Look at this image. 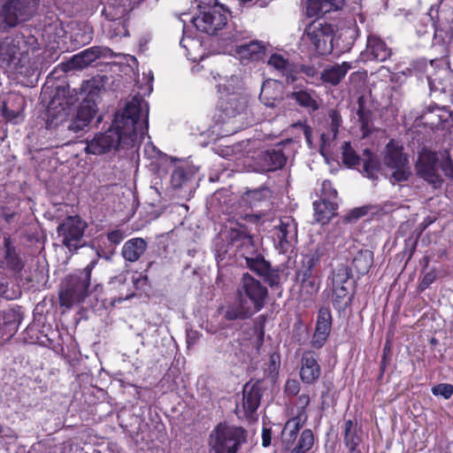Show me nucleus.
<instances>
[{"instance_id":"obj_29","label":"nucleus","mask_w":453,"mask_h":453,"mask_svg":"<svg viewBox=\"0 0 453 453\" xmlns=\"http://www.w3.org/2000/svg\"><path fill=\"white\" fill-rule=\"evenodd\" d=\"M367 50L373 59L383 62L391 55V50L380 38L371 35L367 40Z\"/></svg>"},{"instance_id":"obj_41","label":"nucleus","mask_w":453,"mask_h":453,"mask_svg":"<svg viewBox=\"0 0 453 453\" xmlns=\"http://www.w3.org/2000/svg\"><path fill=\"white\" fill-rule=\"evenodd\" d=\"M327 197V199L337 201V192L333 188L329 180H324L321 187V197Z\"/></svg>"},{"instance_id":"obj_2","label":"nucleus","mask_w":453,"mask_h":453,"mask_svg":"<svg viewBox=\"0 0 453 453\" xmlns=\"http://www.w3.org/2000/svg\"><path fill=\"white\" fill-rule=\"evenodd\" d=\"M235 296V301L226 307L224 318L227 320L247 319L260 311L266 303L268 289L246 273L239 280Z\"/></svg>"},{"instance_id":"obj_36","label":"nucleus","mask_w":453,"mask_h":453,"mask_svg":"<svg viewBox=\"0 0 453 453\" xmlns=\"http://www.w3.org/2000/svg\"><path fill=\"white\" fill-rule=\"evenodd\" d=\"M365 153L368 155V158L364 162L363 172L367 178L376 179L379 171L378 162L371 156V152L368 149L365 150Z\"/></svg>"},{"instance_id":"obj_53","label":"nucleus","mask_w":453,"mask_h":453,"mask_svg":"<svg viewBox=\"0 0 453 453\" xmlns=\"http://www.w3.org/2000/svg\"><path fill=\"white\" fill-rule=\"evenodd\" d=\"M299 276L301 277V280H309L318 277L315 269H308L305 267L303 270L300 271Z\"/></svg>"},{"instance_id":"obj_33","label":"nucleus","mask_w":453,"mask_h":453,"mask_svg":"<svg viewBox=\"0 0 453 453\" xmlns=\"http://www.w3.org/2000/svg\"><path fill=\"white\" fill-rule=\"evenodd\" d=\"M314 444V435L311 429H304L291 453H309Z\"/></svg>"},{"instance_id":"obj_40","label":"nucleus","mask_w":453,"mask_h":453,"mask_svg":"<svg viewBox=\"0 0 453 453\" xmlns=\"http://www.w3.org/2000/svg\"><path fill=\"white\" fill-rule=\"evenodd\" d=\"M319 281L318 277L309 279V280H301V289L304 291L306 294L311 296L315 294L319 290Z\"/></svg>"},{"instance_id":"obj_1","label":"nucleus","mask_w":453,"mask_h":453,"mask_svg":"<svg viewBox=\"0 0 453 453\" xmlns=\"http://www.w3.org/2000/svg\"><path fill=\"white\" fill-rule=\"evenodd\" d=\"M149 105L141 97L134 96L124 110L115 115L112 126L104 133H99L87 142L85 151L102 155L119 148L135 145L148 130Z\"/></svg>"},{"instance_id":"obj_35","label":"nucleus","mask_w":453,"mask_h":453,"mask_svg":"<svg viewBox=\"0 0 453 453\" xmlns=\"http://www.w3.org/2000/svg\"><path fill=\"white\" fill-rule=\"evenodd\" d=\"M265 330L262 324H257L251 328L250 338V344L253 346L256 354L260 353V349L264 343Z\"/></svg>"},{"instance_id":"obj_11","label":"nucleus","mask_w":453,"mask_h":453,"mask_svg":"<svg viewBox=\"0 0 453 453\" xmlns=\"http://www.w3.org/2000/svg\"><path fill=\"white\" fill-rule=\"evenodd\" d=\"M437 162L436 153L424 150L418 154L415 165L417 174L434 188L441 185V179L436 170Z\"/></svg>"},{"instance_id":"obj_26","label":"nucleus","mask_w":453,"mask_h":453,"mask_svg":"<svg viewBox=\"0 0 453 453\" xmlns=\"http://www.w3.org/2000/svg\"><path fill=\"white\" fill-rule=\"evenodd\" d=\"M351 68H353V66L349 62H342V64L328 66L321 73V80L323 82L336 86Z\"/></svg>"},{"instance_id":"obj_47","label":"nucleus","mask_w":453,"mask_h":453,"mask_svg":"<svg viewBox=\"0 0 453 453\" xmlns=\"http://www.w3.org/2000/svg\"><path fill=\"white\" fill-rule=\"evenodd\" d=\"M124 237L125 234L121 230H114L108 234V240L114 244L120 243Z\"/></svg>"},{"instance_id":"obj_50","label":"nucleus","mask_w":453,"mask_h":453,"mask_svg":"<svg viewBox=\"0 0 453 453\" xmlns=\"http://www.w3.org/2000/svg\"><path fill=\"white\" fill-rule=\"evenodd\" d=\"M7 262L14 270H19L21 268V264L19 259L16 257V255H13L11 253L10 249L7 250Z\"/></svg>"},{"instance_id":"obj_6","label":"nucleus","mask_w":453,"mask_h":453,"mask_svg":"<svg viewBox=\"0 0 453 453\" xmlns=\"http://www.w3.org/2000/svg\"><path fill=\"white\" fill-rule=\"evenodd\" d=\"M201 9L200 14L192 19L197 30L208 35H215L226 24V15L217 0H195Z\"/></svg>"},{"instance_id":"obj_46","label":"nucleus","mask_w":453,"mask_h":453,"mask_svg":"<svg viewBox=\"0 0 453 453\" xmlns=\"http://www.w3.org/2000/svg\"><path fill=\"white\" fill-rule=\"evenodd\" d=\"M270 96H271V84L269 82L264 83L262 86V88H261L260 99L262 101H264L265 104H267L271 107H273L275 104L274 101L276 100V96L273 98V102H269Z\"/></svg>"},{"instance_id":"obj_17","label":"nucleus","mask_w":453,"mask_h":453,"mask_svg":"<svg viewBox=\"0 0 453 453\" xmlns=\"http://www.w3.org/2000/svg\"><path fill=\"white\" fill-rule=\"evenodd\" d=\"M321 373L320 366L313 352H304L301 359L300 377L303 382L313 384Z\"/></svg>"},{"instance_id":"obj_7","label":"nucleus","mask_w":453,"mask_h":453,"mask_svg":"<svg viewBox=\"0 0 453 453\" xmlns=\"http://www.w3.org/2000/svg\"><path fill=\"white\" fill-rule=\"evenodd\" d=\"M332 286L334 306L338 310L346 309L353 298V280L348 266L340 265L334 270Z\"/></svg>"},{"instance_id":"obj_31","label":"nucleus","mask_w":453,"mask_h":453,"mask_svg":"<svg viewBox=\"0 0 453 453\" xmlns=\"http://www.w3.org/2000/svg\"><path fill=\"white\" fill-rule=\"evenodd\" d=\"M19 40L7 37L0 43V60L10 63L19 52Z\"/></svg>"},{"instance_id":"obj_32","label":"nucleus","mask_w":453,"mask_h":453,"mask_svg":"<svg viewBox=\"0 0 453 453\" xmlns=\"http://www.w3.org/2000/svg\"><path fill=\"white\" fill-rule=\"evenodd\" d=\"M360 128L363 132V136L368 135L372 128V111L364 107L362 104V97L358 99V110L357 111Z\"/></svg>"},{"instance_id":"obj_21","label":"nucleus","mask_w":453,"mask_h":453,"mask_svg":"<svg viewBox=\"0 0 453 453\" xmlns=\"http://www.w3.org/2000/svg\"><path fill=\"white\" fill-rule=\"evenodd\" d=\"M265 51V44L257 40L235 45V52L242 60L257 61L263 58Z\"/></svg>"},{"instance_id":"obj_60","label":"nucleus","mask_w":453,"mask_h":453,"mask_svg":"<svg viewBox=\"0 0 453 453\" xmlns=\"http://www.w3.org/2000/svg\"><path fill=\"white\" fill-rule=\"evenodd\" d=\"M4 114L7 118H11V117L14 118V117H18L19 112V111H17V112H14V111L9 112L8 109L6 108V106H4Z\"/></svg>"},{"instance_id":"obj_56","label":"nucleus","mask_w":453,"mask_h":453,"mask_svg":"<svg viewBox=\"0 0 453 453\" xmlns=\"http://www.w3.org/2000/svg\"><path fill=\"white\" fill-rule=\"evenodd\" d=\"M299 386L296 380H288L286 384V391L289 394L296 395L298 392Z\"/></svg>"},{"instance_id":"obj_12","label":"nucleus","mask_w":453,"mask_h":453,"mask_svg":"<svg viewBox=\"0 0 453 453\" xmlns=\"http://www.w3.org/2000/svg\"><path fill=\"white\" fill-rule=\"evenodd\" d=\"M96 112L94 101L84 100L77 110L76 114L65 121L61 120V127L73 133H78L88 126Z\"/></svg>"},{"instance_id":"obj_45","label":"nucleus","mask_w":453,"mask_h":453,"mask_svg":"<svg viewBox=\"0 0 453 453\" xmlns=\"http://www.w3.org/2000/svg\"><path fill=\"white\" fill-rule=\"evenodd\" d=\"M329 117L331 119V131L333 133V137L335 138L342 122L341 116L337 111H330Z\"/></svg>"},{"instance_id":"obj_52","label":"nucleus","mask_w":453,"mask_h":453,"mask_svg":"<svg viewBox=\"0 0 453 453\" xmlns=\"http://www.w3.org/2000/svg\"><path fill=\"white\" fill-rule=\"evenodd\" d=\"M297 71L304 73L308 78H314L318 74L315 67L310 65H302L298 67Z\"/></svg>"},{"instance_id":"obj_20","label":"nucleus","mask_w":453,"mask_h":453,"mask_svg":"<svg viewBox=\"0 0 453 453\" xmlns=\"http://www.w3.org/2000/svg\"><path fill=\"white\" fill-rule=\"evenodd\" d=\"M221 109L228 118L241 116L246 111V98L239 94H227L221 96Z\"/></svg>"},{"instance_id":"obj_63","label":"nucleus","mask_w":453,"mask_h":453,"mask_svg":"<svg viewBox=\"0 0 453 453\" xmlns=\"http://www.w3.org/2000/svg\"><path fill=\"white\" fill-rule=\"evenodd\" d=\"M360 262H361V257H356V258L354 259V264H355V266H356L357 268H358V265H359V263H360Z\"/></svg>"},{"instance_id":"obj_25","label":"nucleus","mask_w":453,"mask_h":453,"mask_svg":"<svg viewBox=\"0 0 453 453\" xmlns=\"http://www.w3.org/2000/svg\"><path fill=\"white\" fill-rule=\"evenodd\" d=\"M338 203L327 197L320 198L313 203L314 219L318 223L326 224L335 213Z\"/></svg>"},{"instance_id":"obj_4","label":"nucleus","mask_w":453,"mask_h":453,"mask_svg":"<svg viewBox=\"0 0 453 453\" xmlns=\"http://www.w3.org/2000/svg\"><path fill=\"white\" fill-rule=\"evenodd\" d=\"M96 264L91 261L79 274L68 276L59 293L60 304L67 308L82 302L91 292L89 289L91 272Z\"/></svg>"},{"instance_id":"obj_10","label":"nucleus","mask_w":453,"mask_h":453,"mask_svg":"<svg viewBox=\"0 0 453 453\" xmlns=\"http://www.w3.org/2000/svg\"><path fill=\"white\" fill-rule=\"evenodd\" d=\"M87 223L78 216L66 218L57 228V233L62 238V242L70 250H76L84 234Z\"/></svg>"},{"instance_id":"obj_9","label":"nucleus","mask_w":453,"mask_h":453,"mask_svg":"<svg viewBox=\"0 0 453 453\" xmlns=\"http://www.w3.org/2000/svg\"><path fill=\"white\" fill-rule=\"evenodd\" d=\"M39 0H7L3 5L1 15L9 27L29 19L36 10Z\"/></svg>"},{"instance_id":"obj_57","label":"nucleus","mask_w":453,"mask_h":453,"mask_svg":"<svg viewBox=\"0 0 453 453\" xmlns=\"http://www.w3.org/2000/svg\"><path fill=\"white\" fill-rule=\"evenodd\" d=\"M318 263L319 257L317 256H311L307 257L304 267L308 269H314Z\"/></svg>"},{"instance_id":"obj_62","label":"nucleus","mask_w":453,"mask_h":453,"mask_svg":"<svg viewBox=\"0 0 453 453\" xmlns=\"http://www.w3.org/2000/svg\"><path fill=\"white\" fill-rule=\"evenodd\" d=\"M349 452L348 453H361L360 450L357 449V447H348Z\"/></svg>"},{"instance_id":"obj_15","label":"nucleus","mask_w":453,"mask_h":453,"mask_svg":"<svg viewBox=\"0 0 453 453\" xmlns=\"http://www.w3.org/2000/svg\"><path fill=\"white\" fill-rule=\"evenodd\" d=\"M273 234L278 238L282 249H285L286 245L295 242L297 237L295 220L288 216L280 219L273 226Z\"/></svg>"},{"instance_id":"obj_42","label":"nucleus","mask_w":453,"mask_h":453,"mask_svg":"<svg viewBox=\"0 0 453 453\" xmlns=\"http://www.w3.org/2000/svg\"><path fill=\"white\" fill-rule=\"evenodd\" d=\"M250 38V33L246 30L242 29H236L234 28L233 32H231V35L227 39L231 42H234L237 44L243 43L244 40Z\"/></svg>"},{"instance_id":"obj_34","label":"nucleus","mask_w":453,"mask_h":453,"mask_svg":"<svg viewBox=\"0 0 453 453\" xmlns=\"http://www.w3.org/2000/svg\"><path fill=\"white\" fill-rule=\"evenodd\" d=\"M344 442L347 447H357L360 442L357 426L349 419L344 422Z\"/></svg>"},{"instance_id":"obj_8","label":"nucleus","mask_w":453,"mask_h":453,"mask_svg":"<svg viewBox=\"0 0 453 453\" xmlns=\"http://www.w3.org/2000/svg\"><path fill=\"white\" fill-rule=\"evenodd\" d=\"M333 34L330 24L315 20L305 28L304 35L317 54L326 55L333 50Z\"/></svg>"},{"instance_id":"obj_22","label":"nucleus","mask_w":453,"mask_h":453,"mask_svg":"<svg viewBox=\"0 0 453 453\" xmlns=\"http://www.w3.org/2000/svg\"><path fill=\"white\" fill-rule=\"evenodd\" d=\"M147 246V242L143 238H132L123 244L121 256L126 262H137L145 253Z\"/></svg>"},{"instance_id":"obj_44","label":"nucleus","mask_w":453,"mask_h":453,"mask_svg":"<svg viewBox=\"0 0 453 453\" xmlns=\"http://www.w3.org/2000/svg\"><path fill=\"white\" fill-rule=\"evenodd\" d=\"M436 279V273L434 271H430L425 273L421 279L418 286L420 291L426 289Z\"/></svg>"},{"instance_id":"obj_54","label":"nucleus","mask_w":453,"mask_h":453,"mask_svg":"<svg viewBox=\"0 0 453 453\" xmlns=\"http://www.w3.org/2000/svg\"><path fill=\"white\" fill-rule=\"evenodd\" d=\"M271 444V429L270 428H263L262 432V445L264 447H268Z\"/></svg>"},{"instance_id":"obj_38","label":"nucleus","mask_w":453,"mask_h":453,"mask_svg":"<svg viewBox=\"0 0 453 453\" xmlns=\"http://www.w3.org/2000/svg\"><path fill=\"white\" fill-rule=\"evenodd\" d=\"M342 160L343 163L349 166L357 165L359 163V157L356 154L354 150L351 148L350 143L344 142L342 146Z\"/></svg>"},{"instance_id":"obj_43","label":"nucleus","mask_w":453,"mask_h":453,"mask_svg":"<svg viewBox=\"0 0 453 453\" xmlns=\"http://www.w3.org/2000/svg\"><path fill=\"white\" fill-rule=\"evenodd\" d=\"M269 193L270 192L267 188H260V189H256V190L249 192L247 194V196H248V199H250V203H255L256 202L262 201V200L265 199L266 197H268Z\"/></svg>"},{"instance_id":"obj_39","label":"nucleus","mask_w":453,"mask_h":453,"mask_svg":"<svg viewBox=\"0 0 453 453\" xmlns=\"http://www.w3.org/2000/svg\"><path fill=\"white\" fill-rule=\"evenodd\" d=\"M434 395H441L444 399H449L453 395V386L448 383H441L432 388Z\"/></svg>"},{"instance_id":"obj_55","label":"nucleus","mask_w":453,"mask_h":453,"mask_svg":"<svg viewBox=\"0 0 453 453\" xmlns=\"http://www.w3.org/2000/svg\"><path fill=\"white\" fill-rule=\"evenodd\" d=\"M184 173L182 171L177 170L174 171L172 176L173 185L175 187L181 186V180L184 179Z\"/></svg>"},{"instance_id":"obj_18","label":"nucleus","mask_w":453,"mask_h":453,"mask_svg":"<svg viewBox=\"0 0 453 453\" xmlns=\"http://www.w3.org/2000/svg\"><path fill=\"white\" fill-rule=\"evenodd\" d=\"M246 266L259 276L265 278L272 286L279 282L277 272L272 269L270 264L258 253L246 261Z\"/></svg>"},{"instance_id":"obj_51","label":"nucleus","mask_w":453,"mask_h":453,"mask_svg":"<svg viewBox=\"0 0 453 453\" xmlns=\"http://www.w3.org/2000/svg\"><path fill=\"white\" fill-rule=\"evenodd\" d=\"M126 281H127V276H126V274L122 273L114 278H111V280L109 281V285L112 288H116L118 287L124 286Z\"/></svg>"},{"instance_id":"obj_19","label":"nucleus","mask_w":453,"mask_h":453,"mask_svg":"<svg viewBox=\"0 0 453 453\" xmlns=\"http://www.w3.org/2000/svg\"><path fill=\"white\" fill-rule=\"evenodd\" d=\"M307 418L306 412L300 411L285 424L281 432V441L287 449L290 448L296 440L297 434Z\"/></svg>"},{"instance_id":"obj_23","label":"nucleus","mask_w":453,"mask_h":453,"mask_svg":"<svg viewBox=\"0 0 453 453\" xmlns=\"http://www.w3.org/2000/svg\"><path fill=\"white\" fill-rule=\"evenodd\" d=\"M268 65L286 76L287 82L292 83L297 80L298 66L291 63L280 54H273L268 59Z\"/></svg>"},{"instance_id":"obj_13","label":"nucleus","mask_w":453,"mask_h":453,"mask_svg":"<svg viewBox=\"0 0 453 453\" xmlns=\"http://www.w3.org/2000/svg\"><path fill=\"white\" fill-rule=\"evenodd\" d=\"M229 238L232 246L236 250V252L245 259V262L257 253L254 238L248 234L244 228H232Z\"/></svg>"},{"instance_id":"obj_14","label":"nucleus","mask_w":453,"mask_h":453,"mask_svg":"<svg viewBox=\"0 0 453 453\" xmlns=\"http://www.w3.org/2000/svg\"><path fill=\"white\" fill-rule=\"evenodd\" d=\"M261 392L258 386L255 384L247 383L242 391V402L240 406L237 404L236 412L239 415H243L250 418L257 411L260 403Z\"/></svg>"},{"instance_id":"obj_3","label":"nucleus","mask_w":453,"mask_h":453,"mask_svg":"<svg viewBox=\"0 0 453 453\" xmlns=\"http://www.w3.org/2000/svg\"><path fill=\"white\" fill-rule=\"evenodd\" d=\"M382 166L386 178L393 185L407 181L411 175L410 162L403 146L393 140L384 149Z\"/></svg>"},{"instance_id":"obj_48","label":"nucleus","mask_w":453,"mask_h":453,"mask_svg":"<svg viewBox=\"0 0 453 453\" xmlns=\"http://www.w3.org/2000/svg\"><path fill=\"white\" fill-rule=\"evenodd\" d=\"M310 403V397L308 395H301L298 399H297V403H296V409H297V412H300V411H304L305 412V408L309 405Z\"/></svg>"},{"instance_id":"obj_59","label":"nucleus","mask_w":453,"mask_h":453,"mask_svg":"<svg viewBox=\"0 0 453 453\" xmlns=\"http://www.w3.org/2000/svg\"><path fill=\"white\" fill-rule=\"evenodd\" d=\"M133 296H134V293L133 292L127 293L125 296L120 295L118 297H114V299L112 300V303H120L123 301L128 300V299H130Z\"/></svg>"},{"instance_id":"obj_37","label":"nucleus","mask_w":453,"mask_h":453,"mask_svg":"<svg viewBox=\"0 0 453 453\" xmlns=\"http://www.w3.org/2000/svg\"><path fill=\"white\" fill-rule=\"evenodd\" d=\"M103 13L109 20L119 21L117 24L121 25L120 20L125 17L127 9L124 6L115 8L113 5L110 4L104 9Z\"/></svg>"},{"instance_id":"obj_30","label":"nucleus","mask_w":453,"mask_h":453,"mask_svg":"<svg viewBox=\"0 0 453 453\" xmlns=\"http://www.w3.org/2000/svg\"><path fill=\"white\" fill-rule=\"evenodd\" d=\"M265 171H275L281 168L286 163V157L280 150H270L262 156Z\"/></svg>"},{"instance_id":"obj_24","label":"nucleus","mask_w":453,"mask_h":453,"mask_svg":"<svg viewBox=\"0 0 453 453\" xmlns=\"http://www.w3.org/2000/svg\"><path fill=\"white\" fill-rule=\"evenodd\" d=\"M344 2L345 0H307L306 14L315 17L337 11L344 5Z\"/></svg>"},{"instance_id":"obj_58","label":"nucleus","mask_w":453,"mask_h":453,"mask_svg":"<svg viewBox=\"0 0 453 453\" xmlns=\"http://www.w3.org/2000/svg\"><path fill=\"white\" fill-rule=\"evenodd\" d=\"M85 35L81 38V42L83 44L88 43L92 40V29L89 27H85Z\"/></svg>"},{"instance_id":"obj_27","label":"nucleus","mask_w":453,"mask_h":453,"mask_svg":"<svg viewBox=\"0 0 453 453\" xmlns=\"http://www.w3.org/2000/svg\"><path fill=\"white\" fill-rule=\"evenodd\" d=\"M290 98L294 99L300 106L307 109L308 111L313 112L319 109L318 95L314 90L301 89L294 91L291 93Z\"/></svg>"},{"instance_id":"obj_49","label":"nucleus","mask_w":453,"mask_h":453,"mask_svg":"<svg viewBox=\"0 0 453 453\" xmlns=\"http://www.w3.org/2000/svg\"><path fill=\"white\" fill-rule=\"evenodd\" d=\"M441 167L445 175L453 178V164L449 157L445 158L441 162Z\"/></svg>"},{"instance_id":"obj_5","label":"nucleus","mask_w":453,"mask_h":453,"mask_svg":"<svg viewBox=\"0 0 453 453\" xmlns=\"http://www.w3.org/2000/svg\"><path fill=\"white\" fill-rule=\"evenodd\" d=\"M244 441L245 431L242 427L220 423L209 434V453H237Z\"/></svg>"},{"instance_id":"obj_16","label":"nucleus","mask_w":453,"mask_h":453,"mask_svg":"<svg viewBox=\"0 0 453 453\" xmlns=\"http://www.w3.org/2000/svg\"><path fill=\"white\" fill-rule=\"evenodd\" d=\"M332 316L328 308L319 311L317 325L311 344L314 348H320L325 343L331 331Z\"/></svg>"},{"instance_id":"obj_28","label":"nucleus","mask_w":453,"mask_h":453,"mask_svg":"<svg viewBox=\"0 0 453 453\" xmlns=\"http://www.w3.org/2000/svg\"><path fill=\"white\" fill-rule=\"evenodd\" d=\"M103 50L100 47H91L72 58L71 65L77 69H83L102 56Z\"/></svg>"},{"instance_id":"obj_61","label":"nucleus","mask_w":453,"mask_h":453,"mask_svg":"<svg viewBox=\"0 0 453 453\" xmlns=\"http://www.w3.org/2000/svg\"><path fill=\"white\" fill-rule=\"evenodd\" d=\"M121 30H124V27L121 26V27L119 28V27L115 28V31H114V35H126V31L122 32Z\"/></svg>"},{"instance_id":"obj_64","label":"nucleus","mask_w":453,"mask_h":453,"mask_svg":"<svg viewBox=\"0 0 453 453\" xmlns=\"http://www.w3.org/2000/svg\"><path fill=\"white\" fill-rule=\"evenodd\" d=\"M98 289H100V290H101V289H102V287H101L100 285H98V284H97V285H96V286L94 287L93 290H94V291H97Z\"/></svg>"}]
</instances>
